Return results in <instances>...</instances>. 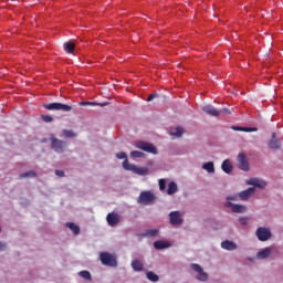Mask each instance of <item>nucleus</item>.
<instances>
[{"label": "nucleus", "mask_w": 283, "mask_h": 283, "mask_svg": "<svg viewBox=\"0 0 283 283\" xmlns=\"http://www.w3.org/2000/svg\"><path fill=\"white\" fill-rule=\"evenodd\" d=\"M63 134H64V136H65L66 138H76L75 133L72 132V130L64 129V130H63Z\"/></svg>", "instance_id": "473e14b6"}, {"label": "nucleus", "mask_w": 283, "mask_h": 283, "mask_svg": "<svg viewBox=\"0 0 283 283\" xmlns=\"http://www.w3.org/2000/svg\"><path fill=\"white\" fill-rule=\"evenodd\" d=\"M20 178L23 179V178H36V171L34 170H29L24 174H21L20 175Z\"/></svg>", "instance_id": "cd10ccee"}, {"label": "nucleus", "mask_w": 283, "mask_h": 283, "mask_svg": "<svg viewBox=\"0 0 283 283\" xmlns=\"http://www.w3.org/2000/svg\"><path fill=\"white\" fill-rule=\"evenodd\" d=\"M255 235L260 242H266L268 240H271L272 233L269 228L260 227L256 229Z\"/></svg>", "instance_id": "423d86ee"}, {"label": "nucleus", "mask_w": 283, "mask_h": 283, "mask_svg": "<svg viewBox=\"0 0 283 283\" xmlns=\"http://www.w3.org/2000/svg\"><path fill=\"white\" fill-rule=\"evenodd\" d=\"M268 146L271 148V149H280L282 147V144L280 143V139H277V136L275 133H272L271 135V139L270 142L268 143Z\"/></svg>", "instance_id": "ddd939ff"}, {"label": "nucleus", "mask_w": 283, "mask_h": 283, "mask_svg": "<svg viewBox=\"0 0 283 283\" xmlns=\"http://www.w3.org/2000/svg\"><path fill=\"white\" fill-rule=\"evenodd\" d=\"M99 260L104 266H118V261L116 260V254H112L108 252L99 253Z\"/></svg>", "instance_id": "f03ea898"}, {"label": "nucleus", "mask_w": 283, "mask_h": 283, "mask_svg": "<svg viewBox=\"0 0 283 283\" xmlns=\"http://www.w3.org/2000/svg\"><path fill=\"white\" fill-rule=\"evenodd\" d=\"M116 158H118V160H127V154L120 151L116 154Z\"/></svg>", "instance_id": "f704fd0d"}, {"label": "nucleus", "mask_w": 283, "mask_h": 283, "mask_svg": "<svg viewBox=\"0 0 283 283\" xmlns=\"http://www.w3.org/2000/svg\"><path fill=\"white\" fill-rule=\"evenodd\" d=\"M42 120L44 123H52V120H54V117H52L50 115H42Z\"/></svg>", "instance_id": "72a5a7b5"}, {"label": "nucleus", "mask_w": 283, "mask_h": 283, "mask_svg": "<svg viewBox=\"0 0 283 283\" xmlns=\"http://www.w3.org/2000/svg\"><path fill=\"white\" fill-rule=\"evenodd\" d=\"M166 185H167V181H165V179H160L159 180V189H160V191H165Z\"/></svg>", "instance_id": "e433bc0d"}, {"label": "nucleus", "mask_w": 283, "mask_h": 283, "mask_svg": "<svg viewBox=\"0 0 283 283\" xmlns=\"http://www.w3.org/2000/svg\"><path fill=\"white\" fill-rule=\"evenodd\" d=\"M253 193H255V188L251 187V188H248L247 190L239 192L238 197L240 198V200L245 201V200H249L251 196H253Z\"/></svg>", "instance_id": "2eb2a0df"}, {"label": "nucleus", "mask_w": 283, "mask_h": 283, "mask_svg": "<svg viewBox=\"0 0 283 283\" xmlns=\"http://www.w3.org/2000/svg\"><path fill=\"white\" fill-rule=\"evenodd\" d=\"M239 222H240V224H242L243 227L247 226V224H249V217H241V218L239 219Z\"/></svg>", "instance_id": "c9c22d12"}, {"label": "nucleus", "mask_w": 283, "mask_h": 283, "mask_svg": "<svg viewBox=\"0 0 283 283\" xmlns=\"http://www.w3.org/2000/svg\"><path fill=\"white\" fill-rule=\"evenodd\" d=\"M66 228L73 231L74 235H78V233H81V228L74 222H67Z\"/></svg>", "instance_id": "412c9836"}, {"label": "nucleus", "mask_w": 283, "mask_h": 283, "mask_svg": "<svg viewBox=\"0 0 283 283\" xmlns=\"http://www.w3.org/2000/svg\"><path fill=\"white\" fill-rule=\"evenodd\" d=\"M238 198H240L238 195H234V196H228V197H227V200L235 201V200H238Z\"/></svg>", "instance_id": "a19ab883"}, {"label": "nucleus", "mask_w": 283, "mask_h": 283, "mask_svg": "<svg viewBox=\"0 0 283 283\" xmlns=\"http://www.w3.org/2000/svg\"><path fill=\"white\" fill-rule=\"evenodd\" d=\"M239 169L242 171H249V161L247 160V155L244 153H240L238 155Z\"/></svg>", "instance_id": "9b49d317"}, {"label": "nucleus", "mask_w": 283, "mask_h": 283, "mask_svg": "<svg viewBox=\"0 0 283 283\" xmlns=\"http://www.w3.org/2000/svg\"><path fill=\"white\" fill-rule=\"evenodd\" d=\"M221 169L224 171V174H231V171H233V166L229 159H226L221 165Z\"/></svg>", "instance_id": "a211bd4d"}, {"label": "nucleus", "mask_w": 283, "mask_h": 283, "mask_svg": "<svg viewBox=\"0 0 283 283\" xmlns=\"http://www.w3.org/2000/svg\"><path fill=\"white\" fill-rule=\"evenodd\" d=\"M221 249H224L226 251H235V249H238V244L233 241L226 240L221 243Z\"/></svg>", "instance_id": "dca6fc26"}, {"label": "nucleus", "mask_w": 283, "mask_h": 283, "mask_svg": "<svg viewBox=\"0 0 283 283\" xmlns=\"http://www.w3.org/2000/svg\"><path fill=\"white\" fill-rule=\"evenodd\" d=\"M224 207L227 209H231L232 213H244V211H247V207L242 205L233 203L231 201H227L224 203Z\"/></svg>", "instance_id": "1a4fd4ad"}, {"label": "nucleus", "mask_w": 283, "mask_h": 283, "mask_svg": "<svg viewBox=\"0 0 283 283\" xmlns=\"http://www.w3.org/2000/svg\"><path fill=\"white\" fill-rule=\"evenodd\" d=\"M147 279L150 281V282H158V274L154 273V272H147Z\"/></svg>", "instance_id": "c756f323"}, {"label": "nucleus", "mask_w": 283, "mask_h": 283, "mask_svg": "<svg viewBox=\"0 0 283 283\" xmlns=\"http://www.w3.org/2000/svg\"><path fill=\"white\" fill-rule=\"evenodd\" d=\"M80 277H83V280H87L88 282H92V274L90 273V271H81L78 272Z\"/></svg>", "instance_id": "bb28decb"}, {"label": "nucleus", "mask_w": 283, "mask_h": 283, "mask_svg": "<svg viewBox=\"0 0 283 283\" xmlns=\"http://www.w3.org/2000/svg\"><path fill=\"white\" fill-rule=\"evenodd\" d=\"M271 255V248H265L258 252L256 258L259 260H265V258H269Z\"/></svg>", "instance_id": "aec40b11"}, {"label": "nucleus", "mask_w": 283, "mask_h": 283, "mask_svg": "<svg viewBox=\"0 0 283 283\" xmlns=\"http://www.w3.org/2000/svg\"><path fill=\"white\" fill-rule=\"evenodd\" d=\"M55 176H59V178H63V176H65V171H63V170H55Z\"/></svg>", "instance_id": "4c0bfd02"}, {"label": "nucleus", "mask_w": 283, "mask_h": 283, "mask_svg": "<svg viewBox=\"0 0 283 283\" xmlns=\"http://www.w3.org/2000/svg\"><path fill=\"white\" fill-rule=\"evenodd\" d=\"M132 266L135 271H143V262L140 260H134Z\"/></svg>", "instance_id": "c85d7f7f"}, {"label": "nucleus", "mask_w": 283, "mask_h": 283, "mask_svg": "<svg viewBox=\"0 0 283 283\" xmlns=\"http://www.w3.org/2000/svg\"><path fill=\"white\" fill-rule=\"evenodd\" d=\"M154 247H155V249H157V250H160V249H169V247H171V243H169V242H167V241L159 240V241H155V242H154Z\"/></svg>", "instance_id": "6ab92c4d"}, {"label": "nucleus", "mask_w": 283, "mask_h": 283, "mask_svg": "<svg viewBox=\"0 0 283 283\" xmlns=\"http://www.w3.org/2000/svg\"><path fill=\"white\" fill-rule=\"evenodd\" d=\"M184 133H185V129H184L182 127L178 126V127L176 128V132L172 133V135H174V136H177V138H180Z\"/></svg>", "instance_id": "2f4dec72"}, {"label": "nucleus", "mask_w": 283, "mask_h": 283, "mask_svg": "<svg viewBox=\"0 0 283 283\" xmlns=\"http://www.w3.org/2000/svg\"><path fill=\"white\" fill-rule=\"evenodd\" d=\"M49 112H72V106L63 103H50L43 105Z\"/></svg>", "instance_id": "7ed1b4c3"}, {"label": "nucleus", "mask_w": 283, "mask_h": 283, "mask_svg": "<svg viewBox=\"0 0 283 283\" xmlns=\"http://www.w3.org/2000/svg\"><path fill=\"white\" fill-rule=\"evenodd\" d=\"M123 167L126 171H133V174H137V176H147L149 175V168L147 167H137L135 165L129 164L128 159L123 161Z\"/></svg>", "instance_id": "f257e3e1"}, {"label": "nucleus", "mask_w": 283, "mask_h": 283, "mask_svg": "<svg viewBox=\"0 0 283 283\" xmlns=\"http://www.w3.org/2000/svg\"><path fill=\"white\" fill-rule=\"evenodd\" d=\"M169 218H170V224H172V227H178L184 222L182 217L180 216V211L170 212Z\"/></svg>", "instance_id": "9d476101"}, {"label": "nucleus", "mask_w": 283, "mask_h": 283, "mask_svg": "<svg viewBox=\"0 0 283 283\" xmlns=\"http://www.w3.org/2000/svg\"><path fill=\"white\" fill-rule=\"evenodd\" d=\"M247 185H251L252 187H256L258 189H264V187H266V181L258 178H251L247 181Z\"/></svg>", "instance_id": "4468645a"}, {"label": "nucleus", "mask_w": 283, "mask_h": 283, "mask_svg": "<svg viewBox=\"0 0 283 283\" xmlns=\"http://www.w3.org/2000/svg\"><path fill=\"white\" fill-rule=\"evenodd\" d=\"M202 169L208 171V174H213L216 171V167L213 166V161H208L202 165Z\"/></svg>", "instance_id": "5701e85b"}, {"label": "nucleus", "mask_w": 283, "mask_h": 283, "mask_svg": "<svg viewBox=\"0 0 283 283\" xmlns=\"http://www.w3.org/2000/svg\"><path fill=\"white\" fill-rule=\"evenodd\" d=\"M157 97H158V94L157 93H153V94L148 95L147 101L151 102L153 98H157Z\"/></svg>", "instance_id": "58836bf2"}, {"label": "nucleus", "mask_w": 283, "mask_h": 283, "mask_svg": "<svg viewBox=\"0 0 283 283\" xmlns=\"http://www.w3.org/2000/svg\"><path fill=\"white\" fill-rule=\"evenodd\" d=\"M106 220L109 227H116V224L120 222V217H118V213L116 212H109L106 217Z\"/></svg>", "instance_id": "f8f14e48"}, {"label": "nucleus", "mask_w": 283, "mask_h": 283, "mask_svg": "<svg viewBox=\"0 0 283 283\" xmlns=\"http://www.w3.org/2000/svg\"><path fill=\"white\" fill-rule=\"evenodd\" d=\"M154 200H156V196L151 192V191H142L137 202L138 205H151L154 202Z\"/></svg>", "instance_id": "39448f33"}, {"label": "nucleus", "mask_w": 283, "mask_h": 283, "mask_svg": "<svg viewBox=\"0 0 283 283\" xmlns=\"http://www.w3.org/2000/svg\"><path fill=\"white\" fill-rule=\"evenodd\" d=\"M81 105H94L92 102H82Z\"/></svg>", "instance_id": "79ce46f5"}, {"label": "nucleus", "mask_w": 283, "mask_h": 283, "mask_svg": "<svg viewBox=\"0 0 283 283\" xmlns=\"http://www.w3.org/2000/svg\"><path fill=\"white\" fill-rule=\"evenodd\" d=\"M132 158H145V154L138 150H133L130 153Z\"/></svg>", "instance_id": "7c9ffc66"}, {"label": "nucleus", "mask_w": 283, "mask_h": 283, "mask_svg": "<svg viewBox=\"0 0 283 283\" xmlns=\"http://www.w3.org/2000/svg\"><path fill=\"white\" fill-rule=\"evenodd\" d=\"M50 140H51V148L53 149V151H55L56 154H63L65 151V148L67 147V143H65L64 140H60L54 136H51Z\"/></svg>", "instance_id": "20e7f679"}, {"label": "nucleus", "mask_w": 283, "mask_h": 283, "mask_svg": "<svg viewBox=\"0 0 283 283\" xmlns=\"http://www.w3.org/2000/svg\"><path fill=\"white\" fill-rule=\"evenodd\" d=\"M234 132H258V128L232 126Z\"/></svg>", "instance_id": "a878e982"}, {"label": "nucleus", "mask_w": 283, "mask_h": 283, "mask_svg": "<svg viewBox=\"0 0 283 283\" xmlns=\"http://www.w3.org/2000/svg\"><path fill=\"white\" fill-rule=\"evenodd\" d=\"M2 249H6V243L0 242V251H2Z\"/></svg>", "instance_id": "37998d69"}, {"label": "nucleus", "mask_w": 283, "mask_h": 283, "mask_svg": "<svg viewBox=\"0 0 283 283\" xmlns=\"http://www.w3.org/2000/svg\"><path fill=\"white\" fill-rule=\"evenodd\" d=\"M219 112H220V114H231V111L227 107L221 108Z\"/></svg>", "instance_id": "ea45409f"}, {"label": "nucleus", "mask_w": 283, "mask_h": 283, "mask_svg": "<svg viewBox=\"0 0 283 283\" xmlns=\"http://www.w3.org/2000/svg\"><path fill=\"white\" fill-rule=\"evenodd\" d=\"M202 111L205 112V114H208L209 116H220V112L211 105L203 106Z\"/></svg>", "instance_id": "f3484780"}, {"label": "nucleus", "mask_w": 283, "mask_h": 283, "mask_svg": "<svg viewBox=\"0 0 283 283\" xmlns=\"http://www.w3.org/2000/svg\"><path fill=\"white\" fill-rule=\"evenodd\" d=\"M155 235H158V229L147 230L145 233L139 234L142 238H155Z\"/></svg>", "instance_id": "b1692460"}, {"label": "nucleus", "mask_w": 283, "mask_h": 283, "mask_svg": "<svg viewBox=\"0 0 283 283\" xmlns=\"http://www.w3.org/2000/svg\"><path fill=\"white\" fill-rule=\"evenodd\" d=\"M137 149H142V151H147L148 154H158V149L153 144L146 142H137L136 143Z\"/></svg>", "instance_id": "0eeeda50"}, {"label": "nucleus", "mask_w": 283, "mask_h": 283, "mask_svg": "<svg viewBox=\"0 0 283 283\" xmlns=\"http://www.w3.org/2000/svg\"><path fill=\"white\" fill-rule=\"evenodd\" d=\"M176 191H178V185H176V182L171 181L168 185L167 193H168V196H174V193H176Z\"/></svg>", "instance_id": "393cba45"}, {"label": "nucleus", "mask_w": 283, "mask_h": 283, "mask_svg": "<svg viewBox=\"0 0 283 283\" xmlns=\"http://www.w3.org/2000/svg\"><path fill=\"white\" fill-rule=\"evenodd\" d=\"M191 269L198 273L197 280H199V282H207V280H209V274H207L198 263H192Z\"/></svg>", "instance_id": "6e6552de"}, {"label": "nucleus", "mask_w": 283, "mask_h": 283, "mask_svg": "<svg viewBox=\"0 0 283 283\" xmlns=\"http://www.w3.org/2000/svg\"><path fill=\"white\" fill-rule=\"evenodd\" d=\"M75 48H76V45L74 44V42L64 43V50H65V52H67V54H74Z\"/></svg>", "instance_id": "4be33fe9"}]
</instances>
